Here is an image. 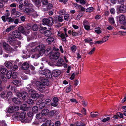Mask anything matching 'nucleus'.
Wrapping results in <instances>:
<instances>
[{"mask_svg":"<svg viewBox=\"0 0 126 126\" xmlns=\"http://www.w3.org/2000/svg\"><path fill=\"white\" fill-rule=\"evenodd\" d=\"M45 46L43 45H40L37 46L35 48L31 49V51L34 52L38 51V52L36 54L33 55L32 57L33 58L37 59L40 56H42L44 52L45 51Z\"/></svg>","mask_w":126,"mask_h":126,"instance_id":"nucleus-1","label":"nucleus"},{"mask_svg":"<svg viewBox=\"0 0 126 126\" xmlns=\"http://www.w3.org/2000/svg\"><path fill=\"white\" fill-rule=\"evenodd\" d=\"M39 73L41 75H45L46 77L48 78H51L52 76L51 72L49 70L47 69L40 70Z\"/></svg>","mask_w":126,"mask_h":126,"instance_id":"nucleus-2","label":"nucleus"},{"mask_svg":"<svg viewBox=\"0 0 126 126\" xmlns=\"http://www.w3.org/2000/svg\"><path fill=\"white\" fill-rule=\"evenodd\" d=\"M3 48L6 50L9 51L10 52H12L15 51L17 48V46H15L13 47H10L6 43H3Z\"/></svg>","mask_w":126,"mask_h":126,"instance_id":"nucleus-3","label":"nucleus"},{"mask_svg":"<svg viewBox=\"0 0 126 126\" xmlns=\"http://www.w3.org/2000/svg\"><path fill=\"white\" fill-rule=\"evenodd\" d=\"M36 85L38 87V89L40 92H45V86L42 83L39 81H36Z\"/></svg>","mask_w":126,"mask_h":126,"instance_id":"nucleus-4","label":"nucleus"},{"mask_svg":"<svg viewBox=\"0 0 126 126\" xmlns=\"http://www.w3.org/2000/svg\"><path fill=\"white\" fill-rule=\"evenodd\" d=\"M6 69L4 68H2L0 70V78L2 79L3 81H6L7 79L6 77L3 75H5L7 71Z\"/></svg>","mask_w":126,"mask_h":126,"instance_id":"nucleus-5","label":"nucleus"},{"mask_svg":"<svg viewBox=\"0 0 126 126\" xmlns=\"http://www.w3.org/2000/svg\"><path fill=\"white\" fill-rule=\"evenodd\" d=\"M29 92L31 95V97L32 99L36 100L38 99V94L35 90L33 89H31L29 90Z\"/></svg>","mask_w":126,"mask_h":126,"instance_id":"nucleus-6","label":"nucleus"},{"mask_svg":"<svg viewBox=\"0 0 126 126\" xmlns=\"http://www.w3.org/2000/svg\"><path fill=\"white\" fill-rule=\"evenodd\" d=\"M29 64L28 63H24L22 65L21 68L23 70H25L24 72L26 74H29L30 73V70L29 69Z\"/></svg>","mask_w":126,"mask_h":126,"instance_id":"nucleus-7","label":"nucleus"},{"mask_svg":"<svg viewBox=\"0 0 126 126\" xmlns=\"http://www.w3.org/2000/svg\"><path fill=\"white\" fill-rule=\"evenodd\" d=\"M26 113L25 111H23L20 113L19 117V119L22 123H27V120L25 118Z\"/></svg>","mask_w":126,"mask_h":126,"instance_id":"nucleus-8","label":"nucleus"},{"mask_svg":"<svg viewBox=\"0 0 126 126\" xmlns=\"http://www.w3.org/2000/svg\"><path fill=\"white\" fill-rule=\"evenodd\" d=\"M116 19L117 21L120 24H126V20L125 19V16L123 15H121L119 17L118 16H116Z\"/></svg>","mask_w":126,"mask_h":126,"instance_id":"nucleus-9","label":"nucleus"},{"mask_svg":"<svg viewBox=\"0 0 126 126\" xmlns=\"http://www.w3.org/2000/svg\"><path fill=\"white\" fill-rule=\"evenodd\" d=\"M19 109V108L18 106H14L9 107L7 111L9 113H12L17 111Z\"/></svg>","mask_w":126,"mask_h":126,"instance_id":"nucleus-10","label":"nucleus"},{"mask_svg":"<svg viewBox=\"0 0 126 126\" xmlns=\"http://www.w3.org/2000/svg\"><path fill=\"white\" fill-rule=\"evenodd\" d=\"M60 55V54L58 52L51 53L49 56L50 58L51 59H58Z\"/></svg>","mask_w":126,"mask_h":126,"instance_id":"nucleus-11","label":"nucleus"},{"mask_svg":"<svg viewBox=\"0 0 126 126\" xmlns=\"http://www.w3.org/2000/svg\"><path fill=\"white\" fill-rule=\"evenodd\" d=\"M12 35L13 36L16 38H17L20 39L22 38L20 33L18 31H15L12 33Z\"/></svg>","mask_w":126,"mask_h":126,"instance_id":"nucleus-12","label":"nucleus"},{"mask_svg":"<svg viewBox=\"0 0 126 126\" xmlns=\"http://www.w3.org/2000/svg\"><path fill=\"white\" fill-rule=\"evenodd\" d=\"M8 41L10 44L13 47L14 44H16V43H20L18 41H17L16 39L13 37H10L8 38Z\"/></svg>","mask_w":126,"mask_h":126,"instance_id":"nucleus-13","label":"nucleus"},{"mask_svg":"<svg viewBox=\"0 0 126 126\" xmlns=\"http://www.w3.org/2000/svg\"><path fill=\"white\" fill-rule=\"evenodd\" d=\"M36 80L35 79H33L31 81V84H28L27 85L26 88L29 90L32 89V87L35 85H36Z\"/></svg>","mask_w":126,"mask_h":126,"instance_id":"nucleus-14","label":"nucleus"},{"mask_svg":"<svg viewBox=\"0 0 126 126\" xmlns=\"http://www.w3.org/2000/svg\"><path fill=\"white\" fill-rule=\"evenodd\" d=\"M18 30L22 34H25L26 36H27V34H29L30 32L28 30L25 31L24 28L22 26L19 27L18 28Z\"/></svg>","mask_w":126,"mask_h":126,"instance_id":"nucleus-15","label":"nucleus"},{"mask_svg":"<svg viewBox=\"0 0 126 126\" xmlns=\"http://www.w3.org/2000/svg\"><path fill=\"white\" fill-rule=\"evenodd\" d=\"M37 104L39 105V108L42 109L45 106L46 103L43 102L42 100H39L37 102Z\"/></svg>","mask_w":126,"mask_h":126,"instance_id":"nucleus-16","label":"nucleus"},{"mask_svg":"<svg viewBox=\"0 0 126 126\" xmlns=\"http://www.w3.org/2000/svg\"><path fill=\"white\" fill-rule=\"evenodd\" d=\"M50 20H51L52 22H53V18L52 17H50L48 19L44 18L42 22L43 24H49L51 21Z\"/></svg>","mask_w":126,"mask_h":126,"instance_id":"nucleus-17","label":"nucleus"},{"mask_svg":"<svg viewBox=\"0 0 126 126\" xmlns=\"http://www.w3.org/2000/svg\"><path fill=\"white\" fill-rule=\"evenodd\" d=\"M21 96L23 99L25 100L28 98L29 95L27 92H23L21 93Z\"/></svg>","mask_w":126,"mask_h":126,"instance_id":"nucleus-18","label":"nucleus"},{"mask_svg":"<svg viewBox=\"0 0 126 126\" xmlns=\"http://www.w3.org/2000/svg\"><path fill=\"white\" fill-rule=\"evenodd\" d=\"M41 81L42 83L45 85L48 86L49 85V81L48 79L43 78Z\"/></svg>","mask_w":126,"mask_h":126,"instance_id":"nucleus-19","label":"nucleus"},{"mask_svg":"<svg viewBox=\"0 0 126 126\" xmlns=\"http://www.w3.org/2000/svg\"><path fill=\"white\" fill-rule=\"evenodd\" d=\"M32 0L38 7L41 6V4L42 1V0Z\"/></svg>","mask_w":126,"mask_h":126,"instance_id":"nucleus-20","label":"nucleus"},{"mask_svg":"<svg viewBox=\"0 0 126 126\" xmlns=\"http://www.w3.org/2000/svg\"><path fill=\"white\" fill-rule=\"evenodd\" d=\"M117 9L121 13H124L125 12V9L124 7V5L123 4H121L120 6L118 7V6Z\"/></svg>","mask_w":126,"mask_h":126,"instance_id":"nucleus-21","label":"nucleus"},{"mask_svg":"<svg viewBox=\"0 0 126 126\" xmlns=\"http://www.w3.org/2000/svg\"><path fill=\"white\" fill-rule=\"evenodd\" d=\"M19 100L18 98L14 97L12 99V101L15 103L18 104H20L21 103V101Z\"/></svg>","mask_w":126,"mask_h":126,"instance_id":"nucleus-22","label":"nucleus"},{"mask_svg":"<svg viewBox=\"0 0 126 126\" xmlns=\"http://www.w3.org/2000/svg\"><path fill=\"white\" fill-rule=\"evenodd\" d=\"M64 63L63 60L62 59L58 60L57 62L56 65L57 66H61L63 65Z\"/></svg>","mask_w":126,"mask_h":126,"instance_id":"nucleus-23","label":"nucleus"},{"mask_svg":"<svg viewBox=\"0 0 126 126\" xmlns=\"http://www.w3.org/2000/svg\"><path fill=\"white\" fill-rule=\"evenodd\" d=\"M53 74L54 76L57 77L60 74L61 72L59 70H56L53 71Z\"/></svg>","mask_w":126,"mask_h":126,"instance_id":"nucleus-24","label":"nucleus"},{"mask_svg":"<svg viewBox=\"0 0 126 126\" xmlns=\"http://www.w3.org/2000/svg\"><path fill=\"white\" fill-rule=\"evenodd\" d=\"M19 113L18 112H17L15 113L12 116V118L14 119L17 120L19 119Z\"/></svg>","mask_w":126,"mask_h":126,"instance_id":"nucleus-25","label":"nucleus"},{"mask_svg":"<svg viewBox=\"0 0 126 126\" xmlns=\"http://www.w3.org/2000/svg\"><path fill=\"white\" fill-rule=\"evenodd\" d=\"M13 83L16 85L19 86L21 85V83L20 80H15L13 81Z\"/></svg>","mask_w":126,"mask_h":126,"instance_id":"nucleus-26","label":"nucleus"},{"mask_svg":"<svg viewBox=\"0 0 126 126\" xmlns=\"http://www.w3.org/2000/svg\"><path fill=\"white\" fill-rule=\"evenodd\" d=\"M49 110L48 109H44L42 110L41 113L43 115H47L49 113Z\"/></svg>","mask_w":126,"mask_h":126,"instance_id":"nucleus-27","label":"nucleus"},{"mask_svg":"<svg viewBox=\"0 0 126 126\" xmlns=\"http://www.w3.org/2000/svg\"><path fill=\"white\" fill-rule=\"evenodd\" d=\"M92 41V39L91 38H88L84 39L85 42L89 43L91 45H92L93 43L91 41Z\"/></svg>","mask_w":126,"mask_h":126,"instance_id":"nucleus-28","label":"nucleus"},{"mask_svg":"<svg viewBox=\"0 0 126 126\" xmlns=\"http://www.w3.org/2000/svg\"><path fill=\"white\" fill-rule=\"evenodd\" d=\"M46 25V26L43 28V29L46 30L48 29V30H49L51 29L50 26L52 25V24H43Z\"/></svg>","mask_w":126,"mask_h":126,"instance_id":"nucleus-29","label":"nucleus"},{"mask_svg":"<svg viewBox=\"0 0 126 126\" xmlns=\"http://www.w3.org/2000/svg\"><path fill=\"white\" fill-rule=\"evenodd\" d=\"M37 45V44L36 42H34L32 43H31L29 44L28 46L27 47V48H29L30 47H33L35 46H36Z\"/></svg>","mask_w":126,"mask_h":126,"instance_id":"nucleus-30","label":"nucleus"},{"mask_svg":"<svg viewBox=\"0 0 126 126\" xmlns=\"http://www.w3.org/2000/svg\"><path fill=\"white\" fill-rule=\"evenodd\" d=\"M6 76L7 78L8 79H10L12 75V72L10 71H7L6 73Z\"/></svg>","mask_w":126,"mask_h":126,"instance_id":"nucleus-31","label":"nucleus"},{"mask_svg":"<svg viewBox=\"0 0 126 126\" xmlns=\"http://www.w3.org/2000/svg\"><path fill=\"white\" fill-rule=\"evenodd\" d=\"M45 35L47 37L51 35V32L49 30H47L45 32Z\"/></svg>","mask_w":126,"mask_h":126,"instance_id":"nucleus-32","label":"nucleus"},{"mask_svg":"<svg viewBox=\"0 0 126 126\" xmlns=\"http://www.w3.org/2000/svg\"><path fill=\"white\" fill-rule=\"evenodd\" d=\"M54 40V38L52 37H50L48 38L47 39L46 41L47 42L51 43L53 42Z\"/></svg>","mask_w":126,"mask_h":126,"instance_id":"nucleus-33","label":"nucleus"},{"mask_svg":"<svg viewBox=\"0 0 126 126\" xmlns=\"http://www.w3.org/2000/svg\"><path fill=\"white\" fill-rule=\"evenodd\" d=\"M5 64L6 66L7 67H10L12 65V63L6 61L5 62Z\"/></svg>","mask_w":126,"mask_h":126,"instance_id":"nucleus-34","label":"nucleus"},{"mask_svg":"<svg viewBox=\"0 0 126 126\" xmlns=\"http://www.w3.org/2000/svg\"><path fill=\"white\" fill-rule=\"evenodd\" d=\"M1 96L3 98H7L6 91L2 92L1 94Z\"/></svg>","mask_w":126,"mask_h":126,"instance_id":"nucleus-35","label":"nucleus"},{"mask_svg":"<svg viewBox=\"0 0 126 126\" xmlns=\"http://www.w3.org/2000/svg\"><path fill=\"white\" fill-rule=\"evenodd\" d=\"M27 109V105L26 104L23 105L20 107V109L24 111L26 110Z\"/></svg>","mask_w":126,"mask_h":126,"instance_id":"nucleus-36","label":"nucleus"},{"mask_svg":"<svg viewBox=\"0 0 126 126\" xmlns=\"http://www.w3.org/2000/svg\"><path fill=\"white\" fill-rule=\"evenodd\" d=\"M109 23L111 24H114L115 21L114 18L112 17H110L108 19Z\"/></svg>","mask_w":126,"mask_h":126,"instance_id":"nucleus-37","label":"nucleus"},{"mask_svg":"<svg viewBox=\"0 0 126 126\" xmlns=\"http://www.w3.org/2000/svg\"><path fill=\"white\" fill-rule=\"evenodd\" d=\"M7 98H10L12 96V93L11 92H6Z\"/></svg>","mask_w":126,"mask_h":126,"instance_id":"nucleus-38","label":"nucleus"},{"mask_svg":"<svg viewBox=\"0 0 126 126\" xmlns=\"http://www.w3.org/2000/svg\"><path fill=\"white\" fill-rule=\"evenodd\" d=\"M38 26L37 24H34L32 27V29L34 31H36L38 30Z\"/></svg>","mask_w":126,"mask_h":126,"instance_id":"nucleus-39","label":"nucleus"},{"mask_svg":"<svg viewBox=\"0 0 126 126\" xmlns=\"http://www.w3.org/2000/svg\"><path fill=\"white\" fill-rule=\"evenodd\" d=\"M38 107L36 106H34L32 109V111L34 113L37 112L38 111Z\"/></svg>","mask_w":126,"mask_h":126,"instance_id":"nucleus-40","label":"nucleus"},{"mask_svg":"<svg viewBox=\"0 0 126 126\" xmlns=\"http://www.w3.org/2000/svg\"><path fill=\"white\" fill-rule=\"evenodd\" d=\"M21 15H22V13H21L17 11L15 13V14L14 16H15L16 17H17L20 16Z\"/></svg>","mask_w":126,"mask_h":126,"instance_id":"nucleus-41","label":"nucleus"},{"mask_svg":"<svg viewBox=\"0 0 126 126\" xmlns=\"http://www.w3.org/2000/svg\"><path fill=\"white\" fill-rule=\"evenodd\" d=\"M94 10V9L93 7H89L86 10V11L87 12H91Z\"/></svg>","mask_w":126,"mask_h":126,"instance_id":"nucleus-42","label":"nucleus"},{"mask_svg":"<svg viewBox=\"0 0 126 126\" xmlns=\"http://www.w3.org/2000/svg\"><path fill=\"white\" fill-rule=\"evenodd\" d=\"M16 26L13 25L9 27L6 30V32H8L11 31V30H12Z\"/></svg>","mask_w":126,"mask_h":126,"instance_id":"nucleus-43","label":"nucleus"},{"mask_svg":"<svg viewBox=\"0 0 126 126\" xmlns=\"http://www.w3.org/2000/svg\"><path fill=\"white\" fill-rule=\"evenodd\" d=\"M27 102L28 104L32 105H33L34 103L33 100L31 99H28L27 100Z\"/></svg>","mask_w":126,"mask_h":126,"instance_id":"nucleus-44","label":"nucleus"},{"mask_svg":"<svg viewBox=\"0 0 126 126\" xmlns=\"http://www.w3.org/2000/svg\"><path fill=\"white\" fill-rule=\"evenodd\" d=\"M42 113H40L37 114L36 115V118L38 119H41L42 117Z\"/></svg>","mask_w":126,"mask_h":126,"instance_id":"nucleus-45","label":"nucleus"},{"mask_svg":"<svg viewBox=\"0 0 126 126\" xmlns=\"http://www.w3.org/2000/svg\"><path fill=\"white\" fill-rule=\"evenodd\" d=\"M28 7L29 6L26 7L23 9V11L26 13L27 14H29V11H28Z\"/></svg>","mask_w":126,"mask_h":126,"instance_id":"nucleus-46","label":"nucleus"},{"mask_svg":"<svg viewBox=\"0 0 126 126\" xmlns=\"http://www.w3.org/2000/svg\"><path fill=\"white\" fill-rule=\"evenodd\" d=\"M0 126H7V125L4 120L0 121Z\"/></svg>","mask_w":126,"mask_h":126,"instance_id":"nucleus-47","label":"nucleus"},{"mask_svg":"<svg viewBox=\"0 0 126 126\" xmlns=\"http://www.w3.org/2000/svg\"><path fill=\"white\" fill-rule=\"evenodd\" d=\"M53 7L52 5V4L51 3H49L48 4L47 6V9H46V11H48V10H49L50 9H51Z\"/></svg>","mask_w":126,"mask_h":126,"instance_id":"nucleus-48","label":"nucleus"},{"mask_svg":"<svg viewBox=\"0 0 126 126\" xmlns=\"http://www.w3.org/2000/svg\"><path fill=\"white\" fill-rule=\"evenodd\" d=\"M56 111V110H52L49 112V114L50 116H53L54 115V112H55Z\"/></svg>","mask_w":126,"mask_h":126,"instance_id":"nucleus-49","label":"nucleus"},{"mask_svg":"<svg viewBox=\"0 0 126 126\" xmlns=\"http://www.w3.org/2000/svg\"><path fill=\"white\" fill-rule=\"evenodd\" d=\"M110 13L111 14L114 15L115 13V9L112 8L110 9Z\"/></svg>","mask_w":126,"mask_h":126,"instance_id":"nucleus-50","label":"nucleus"},{"mask_svg":"<svg viewBox=\"0 0 126 126\" xmlns=\"http://www.w3.org/2000/svg\"><path fill=\"white\" fill-rule=\"evenodd\" d=\"M71 49L72 52H75L77 49L76 46L75 45H73L71 47Z\"/></svg>","mask_w":126,"mask_h":126,"instance_id":"nucleus-51","label":"nucleus"},{"mask_svg":"<svg viewBox=\"0 0 126 126\" xmlns=\"http://www.w3.org/2000/svg\"><path fill=\"white\" fill-rule=\"evenodd\" d=\"M6 20L9 22H13L14 21V19L11 18V17H9L6 18Z\"/></svg>","mask_w":126,"mask_h":126,"instance_id":"nucleus-52","label":"nucleus"},{"mask_svg":"<svg viewBox=\"0 0 126 126\" xmlns=\"http://www.w3.org/2000/svg\"><path fill=\"white\" fill-rule=\"evenodd\" d=\"M91 116L92 117H95L98 116L99 114H95L94 113H92V112H91L90 113Z\"/></svg>","mask_w":126,"mask_h":126,"instance_id":"nucleus-53","label":"nucleus"},{"mask_svg":"<svg viewBox=\"0 0 126 126\" xmlns=\"http://www.w3.org/2000/svg\"><path fill=\"white\" fill-rule=\"evenodd\" d=\"M76 125L77 126H85L83 124L80 122H77L76 123Z\"/></svg>","mask_w":126,"mask_h":126,"instance_id":"nucleus-54","label":"nucleus"},{"mask_svg":"<svg viewBox=\"0 0 126 126\" xmlns=\"http://www.w3.org/2000/svg\"><path fill=\"white\" fill-rule=\"evenodd\" d=\"M18 75V73L16 72H14L13 73L12 77L13 78H16Z\"/></svg>","mask_w":126,"mask_h":126,"instance_id":"nucleus-55","label":"nucleus"},{"mask_svg":"<svg viewBox=\"0 0 126 126\" xmlns=\"http://www.w3.org/2000/svg\"><path fill=\"white\" fill-rule=\"evenodd\" d=\"M45 101L46 104L47 105H49L51 104V101L50 99H47Z\"/></svg>","mask_w":126,"mask_h":126,"instance_id":"nucleus-56","label":"nucleus"},{"mask_svg":"<svg viewBox=\"0 0 126 126\" xmlns=\"http://www.w3.org/2000/svg\"><path fill=\"white\" fill-rule=\"evenodd\" d=\"M18 68V66L16 65H14L11 68V70L13 71H14L16 70Z\"/></svg>","mask_w":126,"mask_h":126,"instance_id":"nucleus-57","label":"nucleus"},{"mask_svg":"<svg viewBox=\"0 0 126 126\" xmlns=\"http://www.w3.org/2000/svg\"><path fill=\"white\" fill-rule=\"evenodd\" d=\"M71 90V87L70 86L67 88L66 89V92L68 93L70 92Z\"/></svg>","mask_w":126,"mask_h":126,"instance_id":"nucleus-58","label":"nucleus"},{"mask_svg":"<svg viewBox=\"0 0 126 126\" xmlns=\"http://www.w3.org/2000/svg\"><path fill=\"white\" fill-rule=\"evenodd\" d=\"M21 77L24 80L27 79L28 78L27 76L24 74L22 75L21 76Z\"/></svg>","mask_w":126,"mask_h":126,"instance_id":"nucleus-59","label":"nucleus"},{"mask_svg":"<svg viewBox=\"0 0 126 126\" xmlns=\"http://www.w3.org/2000/svg\"><path fill=\"white\" fill-rule=\"evenodd\" d=\"M57 19H58V20L59 22H62L63 21V19L62 16H58Z\"/></svg>","mask_w":126,"mask_h":126,"instance_id":"nucleus-60","label":"nucleus"},{"mask_svg":"<svg viewBox=\"0 0 126 126\" xmlns=\"http://www.w3.org/2000/svg\"><path fill=\"white\" fill-rule=\"evenodd\" d=\"M16 9L15 8H14L12 9L11 14L14 15L16 12Z\"/></svg>","mask_w":126,"mask_h":126,"instance_id":"nucleus-61","label":"nucleus"},{"mask_svg":"<svg viewBox=\"0 0 126 126\" xmlns=\"http://www.w3.org/2000/svg\"><path fill=\"white\" fill-rule=\"evenodd\" d=\"M95 50V48L94 47L93 48V49L90 51L89 53L88 54L89 55H92L94 51Z\"/></svg>","mask_w":126,"mask_h":126,"instance_id":"nucleus-62","label":"nucleus"},{"mask_svg":"<svg viewBox=\"0 0 126 126\" xmlns=\"http://www.w3.org/2000/svg\"><path fill=\"white\" fill-rule=\"evenodd\" d=\"M65 11L64 10H61L59 12V13L61 15H63L65 14Z\"/></svg>","mask_w":126,"mask_h":126,"instance_id":"nucleus-63","label":"nucleus"},{"mask_svg":"<svg viewBox=\"0 0 126 126\" xmlns=\"http://www.w3.org/2000/svg\"><path fill=\"white\" fill-rule=\"evenodd\" d=\"M11 90L12 92H16L17 91L16 88L14 87L11 86Z\"/></svg>","mask_w":126,"mask_h":126,"instance_id":"nucleus-64","label":"nucleus"}]
</instances>
